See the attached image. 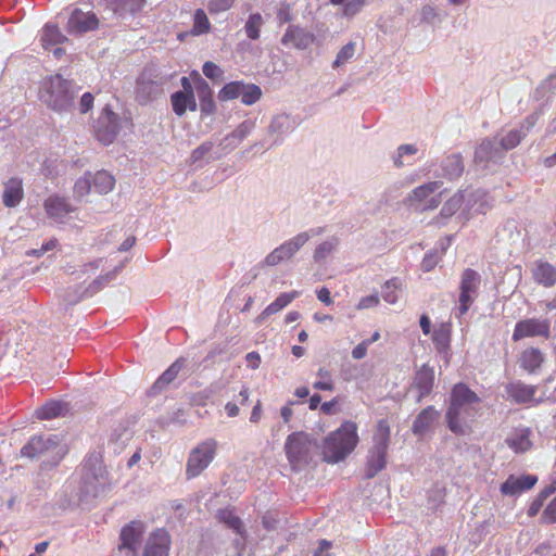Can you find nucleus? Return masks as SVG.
<instances>
[{"label": "nucleus", "mask_w": 556, "mask_h": 556, "mask_svg": "<svg viewBox=\"0 0 556 556\" xmlns=\"http://www.w3.org/2000/svg\"><path fill=\"white\" fill-rule=\"evenodd\" d=\"M93 96L90 92H86L81 96L79 110L81 113H87L93 105Z\"/></svg>", "instance_id": "obj_58"}, {"label": "nucleus", "mask_w": 556, "mask_h": 556, "mask_svg": "<svg viewBox=\"0 0 556 556\" xmlns=\"http://www.w3.org/2000/svg\"><path fill=\"white\" fill-rule=\"evenodd\" d=\"M211 149V144H201L200 147H198L197 149L193 150L192 152V159L194 161L199 160L200 157H202L205 153H207Z\"/></svg>", "instance_id": "obj_63"}, {"label": "nucleus", "mask_w": 556, "mask_h": 556, "mask_svg": "<svg viewBox=\"0 0 556 556\" xmlns=\"http://www.w3.org/2000/svg\"><path fill=\"white\" fill-rule=\"evenodd\" d=\"M439 417V412L433 406L424 408L415 418L412 431L416 435H424L428 432Z\"/></svg>", "instance_id": "obj_24"}, {"label": "nucleus", "mask_w": 556, "mask_h": 556, "mask_svg": "<svg viewBox=\"0 0 556 556\" xmlns=\"http://www.w3.org/2000/svg\"><path fill=\"white\" fill-rule=\"evenodd\" d=\"M387 451L371 448L367 460L366 477L372 478L386 467Z\"/></svg>", "instance_id": "obj_35"}, {"label": "nucleus", "mask_w": 556, "mask_h": 556, "mask_svg": "<svg viewBox=\"0 0 556 556\" xmlns=\"http://www.w3.org/2000/svg\"><path fill=\"white\" fill-rule=\"evenodd\" d=\"M203 74L210 78L215 79L222 76V70L214 62L206 61L202 67Z\"/></svg>", "instance_id": "obj_52"}, {"label": "nucleus", "mask_w": 556, "mask_h": 556, "mask_svg": "<svg viewBox=\"0 0 556 556\" xmlns=\"http://www.w3.org/2000/svg\"><path fill=\"white\" fill-rule=\"evenodd\" d=\"M545 500L546 498L542 497V494L539 493L538 496L530 503L528 510H527V515L529 517L536 516L539 514V511L541 510Z\"/></svg>", "instance_id": "obj_54"}, {"label": "nucleus", "mask_w": 556, "mask_h": 556, "mask_svg": "<svg viewBox=\"0 0 556 556\" xmlns=\"http://www.w3.org/2000/svg\"><path fill=\"white\" fill-rule=\"evenodd\" d=\"M170 535L165 529L151 532L144 546L143 556H168Z\"/></svg>", "instance_id": "obj_17"}, {"label": "nucleus", "mask_w": 556, "mask_h": 556, "mask_svg": "<svg viewBox=\"0 0 556 556\" xmlns=\"http://www.w3.org/2000/svg\"><path fill=\"white\" fill-rule=\"evenodd\" d=\"M144 531L146 527L143 522L139 520H132L124 526L119 534L121 544L118 545V549H128L131 556H136Z\"/></svg>", "instance_id": "obj_13"}, {"label": "nucleus", "mask_w": 556, "mask_h": 556, "mask_svg": "<svg viewBox=\"0 0 556 556\" xmlns=\"http://www.w3.org/2000/svg\"><path fill=\"white\" fill-rule=\"evenodd\" d=\"M213 394L212 390L205 389L194 392L190 395V404L194 406H205Z\"/></svg>", "instance_id": "obj_49"}, {"label": "nucleus", "mask_w": 556, "mask_h": 556, "mask_svg": "<svg viewBox=\"0 0 556 556\" xmlns=\"http://www.w3.org/2000/svg\"><path fill=\"white\" fill-rule=\"evenodd\" d=\"M180 84H181V87H182V90H179L180 92H185L187 94H194V83H193V79L192 77L190 76L189 77H181L180 79Z\"/></svg>", "instance_id": "obj_60"}, {"label": "nucleus", "mask_w": 556, "mask_h": 556, "mask_svg": "<svg viewBox=\"0 0 556 556\" xmlns=\"http://www.w3.org/2000/svg\"><path fill=\"white\" fill-rule=\"evenodd\" d=\"M315 40V36L299 27V26H289L281 38V42L285 46H291L299 50H304L308 48Z\"/></svg>", "instance_id": "obj_19"}, {"label": "nucleus", "mask_w": 556, "mask_h": 556, "mask_svg": "<svg viewBox=\"0 0 556 556\" xmlns=\"http://www.w3.org/2000/svg\"><path fill=\"white\" fill-rule=\"evenodd\" d=\"M262 25V15L260 13L251 14L244 26L248 38L251 40H257L260 38Z\"/></svg>", "instance_id": "obj_40"}, {"label": "nucleus", "mask_w": 556, "mask_h": 556, "mask_svg": "<svg viewBox=\"0 0 556 556\" xmlns=\"http://www.w3.org/2000/svg\"><path fill=\"white\" fill-rule=\"evenodd\" d=\"M191 77L200 102V111L202 115L210 116L216 112V103L213 98V90L208 83L202 78L199 72L193 71Z\"/></svg>", "instance_id": "obj_16"}, {"label": "nucleus", "mask_w": 556, "mask_h": 556, "mask_svg": "<svg viewBox=\"0 0 556 556\" xmlns=\"http://www.w3.org/2000/svg\"><path fill=\"white\" fill-rule=\"evenodd\" d=\"M541 522L552 525L556 522V496L548 503L541 516Z\"/></svg>", "instance_id": "obj_50"}, {"label": "nucleus", "mask_w": 556, "mask_h": 556, "mask_svg": "<svg viewBox=\"0 0 556 556\" xmlns=\"http://www.w3.org/2000/svg\"><path fill=\"white\" fill-rule=\"evenodd\" d=\"M317 443L304 432H293L288 435L285 452L292 470H301L313 460Z\"/></svg>", "instance_id": "obj_4"}, {"label": "nucleus", "mask_w": 556, "mask_h": 556, "mask_svg": "<svg viewBox=\"0 0 556 556\" xmlns=\"http://www.w3.org/2000/svg\"><path fill=\"white\" fill-rule=\"evenodd\" d=\"M400 283L396 278H392L384 283L382 298L389 304H394L397 301V291Z\"/></svg>", "instance_id": "obj_42"}, {"label": "nucleus", "mask_w": 556, "mask_h": 556, "mask_svg": "<svg viewBox=\"0 0 556 556\" xmlns=\"http://www.w3.org/2000/svg\"><path fill=\"white\" fill-rule=\"evenodd\" d=\"M521 141V135L518 130L508 131L500 141L504 150H511L516 148Z\"/></svg>", "instance_id": "obj_46"}, {"label": "nucleus", "mask_w": 556, "mask_h": 556, "mask_svg": "<svg viewBox=\"0 0 556 556\" xmlns=\"http://www.w3.org/2000/svg\"><path fill=\"white\" fill-rule=\"evenodd\" d=\"M299 294L300 292L298 291L281 293L279 296L276 298V300L273 303H270L268 306L264 308V311L260 314L256 320L261 323L270 315L277 314L278 312L287 307L295 298L299 296Z\"/></svg>", "instance_id": "obj_28"}, {"label": "nucleus", "mask_w": 556, "mask_h": 556, "mask_svg": "<svg viewBox=\"0 0 556 556\" xmlns=\"http://www.w3.org/2000/svg\"><path fill=\"white\" fill-rule=\"evenodd\" d=\"M357 444V426L354 421L346 420L324 440L323 459L329 464H337L350 455Z\"/></svg>", "instance_id": "obj_2"}, {"label": "nucleus", "mask_w": 556, "mask_h": 556, "mask_svg": "<svg viewBox=\"0 0 556 556\" xmlns=\"http://www.w3.org/2000/svg\"><path fill=\"white\" fill-rule=\"evenodd\" d=\"M115 278V274L114 273H109V274H105V275H101L99 276L98 278H96L92 282V287L98 290L100 288H102L103 286L108 285L110 281H112L113 279Z\"/></svg>", "instance_id": "obj_59"}, {"label": "nucleus", "mask_w": 556, "mask_h": 556, "mask_svg": "<svg viewBox=\"0 0 556 556\" xmlns=\"http://www.w3.org/2000/svg\"><path fill=\"white\" fill-rule=\"evenodd\" d=\"M317 375L320 377L319 381L314 383V388L321 391H332L334 389L330 372L325 368H319Z\"/></svg>", "instance_id": "obj_45"}, {"label": "nucleus", "mask_w": 556, "mask_h": 556, "mask_svg": "<svg viewBox=\"0 0 556 556\" xmlns=\"http://www.w3.org/2000/svg\"><path fill=\"white\" fill-rule=\"evenodd\" d=\"M211 30V23L203 9H197L193 14L191 33L195 36L207 34Z\"/></svg>", "instance_id": "obj_37"}, {"label": "nucleus", "mask_w": 556, "mask_h": 556, "mask_svg": "<svg viewBox=\"0 0 556 556\" xmlns=\"http://www.w3.org/2000/svg\"><path fill=\"white\" fill-rule=\"evenodd\" d=\"M40 99L52 110L63 112L72 108L75 93L68 80L55 75L46 81Z\"/></svg>", "instance_id": "obj_5"}, {"label": "nucleus", "mask_w": 556, "mask_h": 556, "mask_svg": "<svg viewBox=\"0 0 556 556\" xmlns=\"http://www.w3.org/2000/svg\"><path fill=\"white\" fill-rule=\"evenodd\" d=\"M493 143L490 140L482 141L476 150V157L483 161L492 159Z\"/></svg>", "instance_id": "obj_51"}, {"label": "nucleus", "mask_w": 556, "mask_h": 556, "mask_svg": "<svg viewBox=\"0 0 556 556\" xmlns=\"http://www.w3.org/2000/svg\"><path fill=\"white\" fill-rule=\"evenodd\" d=\"M365 0H352L344 5V15L351 16L356 14L364 5Z\"/></svg>", "instance_id": "obj_55"}, {"label": "nucleus", "mask_w": 556, "mask_h": 556, "mask_svg": "<svg viewBox=\"0 0 556 556\" xmlns=\"http://www.w3.org/2000/svg\"><path fill=\"white\" fill-rule=\"evenodd\" d=\"M170 104L173 112L179 117L184 116L187 110L195 112L198 109L194 94H187L180 91L170 94Z\"/></svg>", "instance_id": "obj_25"}, {"label": "nucleus", "mask_w": 556, "mask_h": 556, "mask_svg": "<svg viewBox=\"0 0 556 556\" xmlns=\"http://www.w3.org/2000/svg\"><path fill=\"white\" fill-rule=\"evenodd\" d=\"M321 232L323 228H316L296 235L269 253L265 258L266 264L275 266L285 260L291 258L309 240L311 236H318Z\"/></svg>", "instance_id": "obj_9"}, {"label": "nucleus", "mask_w": 556, "mask_h": 556, "mask_svg": "<svg viewBox=\"0 0 556 556\" xmlns=\"http://www.w3.org/2000/svg\"><path fill=\"white\" fill-rule=\"evenodd\" d=\"M444 175L448 179L457 178L462 175L464 170V164L462 157L459 155H451L447 156L444 164Z\"/></svg>", "instance_id": "obj_38"}, {"label": "nucleus", "mask_w": 556, "mask_h": 556, "mask_svg": "<svg viewBox=\"0 0 556 556\" xmlns=\"http://www.w3.org/2000/svg\"><path fill=\"white\" fill-rule=\"evenodd\" d=\"M92 188L91 173H86L77 179L74 185V193L77 198H83L90 193Z\"/></svg>", "instance_id": "obj_43"}, {"label": "nucleus", "mask_w": 556, "mask_h": 556, "mask_svg": "<svg viewBox=\"0 0 556 556\" xmlns=\"http://www.w3.org/2000/svg\"><path fill=\"white\" fill-rule=\"evenodd\" d=\"M185 364L186 359L184 357L177 358L154 382L152 390L154 392H160L164 388H166L170 382H173L177 378L179 371L184 368Z\"/></svg>", "instance_id": "obj_29"}, {"label": "nucleus", "mask_w": 556, "mask_h": 556, "mask_svg": "<svg viewBox=\"0 0 556 556\" xmlns=\"http://www.w3.org/2000/svg\"><path fill=\"white\" fill-rule=\"evenodd\" d=\"M434 386V370L430 366L424 364L415 372L409 391L416 392V401L419 403L424 397L428 396Z\"/></svg>", "instance_id": "obj_15"}, {"label": "nucleus", "mask_w": 556, "mask_h": 556, "mask_svg": "<svg viewBox=\"0 0 556 556\" xmlns=\"http://www.w3.org/2000/svg\"><path fill=\"white\" fill-rule=\"evenodd\" d=\"M480 399L466 384L457 383L451 392L450 406L445 418L448 429L456 435L471 432L479 408Z\"/></svg>", "instance_id": "obj_1"}, {"label": "nucleus", "mask_w": 556, "mask_h": 556, "mask_svg": "<svg viewBox=\"0 0 556 556\" xmlns=\"http://www.w3.org/2000/svg\"><path fill=\"white\" fill-rule=\"evenodd\" d=\"M217 447V441L210 438L200 442L191 450L186 465V476L188 479L197 478L210 466L215 458Z\"/></svg>", "instance_id": "obj_6"}, {"label": "nucleus", "mask_w": 556, "mask_h": 556, "mask_svg": "<svg viewBox=\"0 0 556 556\" xmlns=\"http://www.w3.org/2000/svg\"><path fill=\"white\" fill-rule=\"evenodd\" d=\"M247 364L250 368L256 369L261 365V356L257 352H250L245 356Z\"/></svg>", "instance_id": "obj_61"}, {"label": "nucleus", "mask_w": 556, "mask_h": 556, "mask_svg": "<svg viewBox=\"0 0 556 556\" xmlns=\"http://www.w3.org/2000/svg\"><path fill=\"white\" fill-rule=\"evenodd\" d=\"M544 363V355L538 348L525 349L519 357V365L529 374H535Z\"/></svg>", "instance_id": "obj_23"}, {"label": "nucleus", "mask_w": 556, "mask_h": 556, "mask_svg": "<svg viewBox=\"0 0 556 556\" xmlns=\"http://www.w3.org/2000/svg\"><path fill=\"white\" fill-rule=\"evenodd\" d=\"M354 53H355V43L354 42H349L345 46H343L337 54V58L333 62V67H339V66L345 64L349 60H351L354 56Z\"/></svg>", "instance_id": "obj_44"}, {"label": "nucleus", "mask_w": 556, "mask_h": 556, "mask_svg": "<svg viewBox=\"0 0 556 556\" xmlns=\"http://www.w3.org/2000/svg\"><path fill=\"white\" fill-rule=\"evenodd\" d=\"M370 345V341H362L352 350V357L354 359H362L367 354V349Z\"/></svg>", "instance_id": "obj_56"}, {"label": "nucleus", "mask_w": 556, "mask_h": 556, "mask_svg": "<svg viewBox=\"0 0 556 556\" xmlns=\"http://www.w3.org/2000/svg\"><path fill=\"white\" fill-rule=\"evenodd\" d=\"M43 207L48 216L52 218H62L74 211L67 201L59 195H51L46 199Z\"/></svg>", "instance_id": "obj_26"}, {"label": "nucleus", "mask_w": 556, "mask_h": 556, "mask_svg": "<svg viewBox=\"0 0 556 556\" xmlns=\"http://www.w3.org/2000/svg\"><path fill=\"white\" fill-rule=\"evenodd\" d=\"M138 84V87H137V97L138 98H141L143 97V100L147 101L149 100L150 98H146L144 94L147 91H150V89L153 88L154 86V83L153 81H146L144 79H139L137 81Z\"/></svg>", "instance_id": "obj_57"}, {"label": "nucleus", "mask_w": 556, "mask_h": 556, "mask_svg": "<svg viewBox=\"0 0 556 556\" xmlns=\"http://www.w3.org/2000/svg\"><path fill=\"white\" fill-rule=\"evenodd\" d=\"M451 331V323H442L434 329L432 341L439 352H445L450 348Z\"/></svg>", "instance_id": "obj_33"}, {"label": "nucleus", "mask_w": 556, "mask_h": 556, "mask_svg": "<svg viewBox=\"0 0 556 556\" xmlns=\"http://www.w3.org/2000/svg\"><path fill=\"white\" fill-rule=\"evenodd\" d=\"M39 40L43 50L52 52L54 59L60 60L65 55L66 51L62 46L68 42V38L56 24H45Z\"/></svg>", "instance_id": "obj_11"}, {"label": "nucleus", "mask_w": 556, "mask_h": 556, "mask_svg": "<svg viewBox=\"0 0 556 556\" xmlns=\"http://www.w3.org/2000/svg\"><path fill=\"white\" fill-rule=\"evenodd\" d=\"M530 435V428L518 429L511 435L506 438L505 443L516 454L526 453L533 447Z\"/></svg>", "instance_id": "obj_22"}, {"label": "nucleus", "mask_w": 556, "mask_h": 556, "mask_svg": "<svg viewBox=\"0 0 556 556\" xmlns=\"http://www.w3.org/2000/svg\"><path fill=\"white\" fill-rule=\"evenodd\" d=\"M24 198L23 180L17 177L10 178L4 184L2 194L3 205L7 207H15Z\"/></svg>", "instance_id": "obj_21"}, {"label": "nucleus", "mask_w": 556, "mask_h": 556, "mask_svg": "<svg viewBox=\"0 0 556 556\" xmlns=\"http://www.w3.org/2000/svg\"><path fill=\"white\" fill-rule=\"evenodd\" d=\"M218 519L224 522L228 528L233 530L237 534L245 538V530L241 519L233 514L230 509H220L218 511Z\"/></svg>", "instance_id": "obj_36"}, {"label": "nucleus", "mask_w": 556, "mask_h": 556, "mask_svg": "<svg viewBox=\"0 0 556 556\" xmlns=\"http://www.w3.org/2000/svg\"><path fill=\"white\" fill-rule=\"evenodd\" d=\"M317 299L325 305L332 304L331 293L327 287H323L317 291Z\"/></svg>", "instance_id": "obj_62"}, {"label": "nucleus", "mask_w": 556, "mask_h": 556, "mask_svg": "<svg viewBox=\"0 0 556 556\" xmlns=\"http://www.w3.org/2000/svg\"><path fill=\"white\" fill-rule=\"evenodd\" d=\"M551 326L547 319L528 318L519 320L514 328L513 340L515 342L530 337H543L547 339Z\"/></svg>", "instance_id": "obj_12"}, {"label": "nucleus", "mask_w": 556, "mask_h": 556, "mask_svg": "<svg viewBox=\"0 0 556 556\" xmlns=\"http://www.w3.org/2000/svg\"><path fill=\"white\" fill-rule=\"evenodd\" d=\"M94 136L104 146L111 144L121 129V117L105 106L94 122Z\"/></svg>", "instance_id": "obj_10"}, {"label": "nucleus", "mask_w": 556, "mask_h": 556, "mask_svg": "<svg viewBox=\"0 0 556 556\" xmlns=\"http://www.w3.org/2000/svg\"><path fill=\"white\" fill-rule=\"evenodd\" d=\"M66 452L65 444L56 435L31 437L21 450L22 456L25 457H45V463L49 466L58 465Z\"/></svg>", "instance_id": "obj_3"}, {"label": "nucleus", "mask_w": 556, "mask_h": 556, "mask_svg": "<svg viewBox=\"0 0 556 556\" xmlns=\"http://www.w3.org/2000/svg\"><path fill=\"white\" fill-rule=\"evenodd\" d=\"M479 287L480 275L471 268L463 270L459 281L458 316H464L475 303L479 294Z\"/></svg>", "instance_id": "obj_8"}, {"label": "nucleus", "mask_w": 556, "mask_h": 556, "mask_svg": "<svg viewBox=\"0 0 556 556\" xmlns=\"http://www.w3.org/2000/svg\"><path fill=\"white\" fill-rule=\"evenodd\" d=\"M262 97L261 88L255 84H245L243 81V89L241 93V102L245 105L256 103Z\"/></svg>", "instance_id": "obj_41"}, {"label": "nucleus", "mask_w": 556, "mask_h": 556, "mask_svg": "<svg viewBox=\"0 0 556 556\" xmlns=\"http://www.w3.org/2000/svg\"><path fill=\"white\" fill-rule=\"evenodd\" d=\"M442 181H429L415 188L405 199L408 206L420 211L437 208L442 202V192H438Z\"/></svg>", "instance_id": "obj_7"}, {"label": "nucleus", "mask_w": 556, "mask_h": 556, "mask_svg": "<svg viewBox=\"0 0 556 556\" xmlns=\"http://www.w3.org/2000/svg\"><path fill=\"white\" fill-rule=\"evenodd\" d=\"M99 20L93 12H84L75 9L67 21L66 30L70 34H84L97 29Z\"/></svg>", "instance_id": "obj_14"}, {"label": "nucleus", "mask_w": 556, "mask_h": 556, "mask_svg": "<svg viewBox=\"0 0 556 556\" xmlns=\"http://www.w3.org/2000/svg\"><path fill=\"white\" fill-rule=\"evenodd\" d=\"M538 482V477L534 475H522L516 477L510 475L500 488L503 495H517L525 491L531 490Z\"/></svg>", "instance_id": "obj_18"}, {"label": "nucleus", "mask_w": 556, "mask_h": 556, "mask_svg": "<svg viewBox=\"0 0 556 556\" xmlns=\"http://www.w3.org/2000/svg\"><path fill=\"white\" fill-rule=\"evenodd\" d=\"M337 243V239H333L332 241H325L317 245L314 253L315 260L321 261L326 258L334 250Z\"/></svg>", "instance_id": "obj_47"}, {"label": "nucleus", "mask_w": 556, "mask_h": 556, "mask_svg": "<svg viewBox=\"0 0 556 556\" xmlns=\"http://www.w3.org/2000/svg\"><path fill=\"white\" fill-rule=\"evenodd\" d=\"M531 274L533 280L545 288H552L556 283V267L546 261L534 262Z\"/></svg>", "instance_id": "obj_20"}, {"label": "nucleus", "mask_w": 556, "mask_h": 556, "mask_svg": "<svg viewBox=\"0 0 556 556\" xmlns=\"http://www.w3.org/2000/svg\"><path fill=\"white\" fill-rule=\"evenodd\" d=\"M379 302H380V300H379L378 294H370V295L362 298L359 300V302L357 303L356 308L358 311L372 308V307H376L379 304Z\"/></svg>", "instance_id": "obj_53"}, {"label": "nucleus", "mask_w": 556, "mask_h": 556, "mask_svg": "<svg viewBox=\"0 0 556 556\" xmlns=\"http://www.w3.org/2000/svg\"><path fill=\"white\" fill-rule=\"evenodd\" d=\"M554 492H556V478H552L551 483L546 485L540 493L542 494V497L547 498Z\"/></svg>", "instance_id": "obj_64"}, {"label": "nucleus", "mask_w": 556, "mask_h": 556, "mask_svg": "<svg viewBox=\"0 0 556 556\" xmlns=\"http://www.w3.org/2000/svg\"><path fill=\"white\" fill-rule=\"evenodd\" d=\"M506 392L508 396L516 403H527L534 397L536 393V387L517 381L508 384L506 387Z\"/></svg>", "instance_id": "obj_27"}, {"label": "nucleus", "mask_w": 556, "mask_h": 556, "mask_svg": "<svg viewBox=\"0 0 556 556\" xmlns=\"http://www.w3.org/2000/svg\"><path fill=\"white\" fill-rule=\"evenodd\" d=\"M372 439V448L379 451H388L390 443V426L386 419H381L377 422Z\"/></svg>", "instance_id": "obj_34"}, {"label": "nucleus", "mask_w": 556, "mask_h": 556, "mask_svg": "<svg viewBox=\"0 0 556 556\" xmlns=\"http://www.w3.org/2000/svg\"><path fill=\"white\" fill-rule=\"evenodd\" d=\"M105 3L114 13L123 15L140 12L146 5V0H105Z\"/></svg>", "instance_id": "obj_30"}, {"label": "nucleus", "mask_w": 556, "mask_h": 556, "mask_svg": "<svg viewBox=\"0 0 556 556\" xmlns=\"http://www.w3.org/2000/svg\"><path fill=\"white\" fill-rule=\"evenodd\" d=\"M242 89H243L242 80L230 81V83L226 84L218 91V99H219V101L235 100V99L241 97Z\"/></svg>", "instance_id": "obj_39"}, {"label": "nucleus", "mask_w": 556, "mask_h": 556, "mask_svg": "<svg viewBox=\"0 0 556 556\" xmlns=\"http://www.w3.org/2000/svg\"><path fill=\"white\" fill-rule=\"evenodd\" d=\"M236 0H208L207 9L211 14L228 11Z\"/></svg>", "instance_id": "obj_48"}, {"label": "nucleus", "mask_w": 556, "mask_h": 556, "mask_svg": "<svg viewBox=\"0 0 556 556\" xmlns=\"http://www.w3.org/2000/svg\"><path fill=\"white\" fill-rule=\"evenodd\" d=\"M67 405L61 401H49L37 408L35 415L40 420L53 419L67 413Z\"/></svg>", "instance_id": "obj_31"}, {"label": "nucleus", "mask_w": 556, "mask_h": 556, "mask_svg": "<svg viewBox=\"0 0 556 556\" xmlns=\"http://www.w3.org/2000/svg\"><path fill=\"white\" fill-rule=\"evenodd\" d=\"M92 187L99 194L111 192L115 186V178L106 170H98L91 174Z\"/></svg>", "instance_id": "obj_32"}]
</instances>
